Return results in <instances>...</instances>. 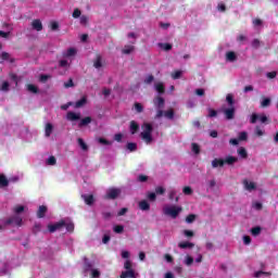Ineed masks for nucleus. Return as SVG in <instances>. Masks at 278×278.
I'll list each match as a JSON object with an SVG mask.
<instances>
[{
	"mask_svg": "<svg viewBox=\"0 0 278 278\" xmlns=\"http://www.w3.org/2000/svg\"><path fill=\"white\" fill-rule=\"evenodd\" d=\"M214 188H216V180L215 179L207 180L206 192H213Z\"/></svg>",
	"mask_w": 278,
	"mask_h": 278,
	"instance_id": "obj_24",
	"label": "nucleus"
},
{
	"mask_svg": "<svg viewBox=\"0 0 278 278\" xmlns=\"http://www.w3.org/2000/svg\"><path fill=\"white\" fill-rule=\"evenodd\" d=\"M154 103V108H156L157 113H156V118H162V116H164V111H162V109L164 108V98L162 97H157L154 99L153 101Z\"/></svg>",
	"mask_w": 278,
	"mask_h": 278,
	"instance_id": "obj_7",
	"label": "nucleus"
},
{
	"mask_svg": "<svg viewBox=\"0 0 278 278\" xmlns=\"http://www.w3.org/2000/svg\"><path fill=\"white\" fill-rule=\"evenodd\" d=\"M181 212H184V207L177 204H165L163 206V214L168 216V218L175 219L179 214H181Z\"/></svg>",
	"mask_w": 278,
	"mask_h": 278,
	"instance_id": "obj_3",
	"label": "nucleus"
},
{
	"mask_svg": "<svg viewBox=\"0 0 278 278\" xmlns=\"http://www.w3.org/2000/svg\"><path fill=\"white\" fill-rule=\"evenodd\" d=\"M262 275H267L268 276V275H270V273H264L262 270L254 273L255 278H260V277H262Z\"/></svg>",
	"mask_w": 278,
	"mask_h": 278,
	"instance_id": "obj_63",
	"label": "nucleus"
},
{
	"mask_svg": "<svg viewBox=\"0 0 278 278\" xmlns=\"http://www.w3.org/2000/svg\"><path fill=\"white\" fill-rule=\"evenodd\" d=\"M0 58L2 60L1 62H14V59H11L10 53L8 52H2Z\"/></svg>",
	"mask_w": 278,
	"mask_h": 278,
	"instance_id": "obj_31",
	"label": "nucleus"
},
{
	"mask_svg": "<svg viewBox=\"0 0 278 278\" xmlns=\"http://www.w3.org/2000/svg\"><path fill=\"white\" fill-rule=\"evenodd\" d=\"M0 91L1 92H10V83L8 80H3L0 84Z\"/></svg>",
	"mask_w": 278,
	"mask_h": 278,
	"instance_id": "obj_27",
	"label": "nucleus"
},
{
	"mask_svg": "<svg viewBox=\"0 0 278 278\" xmlns=\"http://www.w3.org/2000/svg\"><path fill=\"white\" fill-rule=\"evenodd\" d=\"M159 48L163 51H170L173 49V46L170 43H159Z\"/></svg>",
	"mask_w": 278,
	"mask_h": 278,
	"instance_id": "obj_41",
	"label": "nucleus"
},
{
	"mask_svg": "<svg viewBox=\"0 0 278 278\" xmlns=\"http://www.w3.org/2000/svg\"><path fill=\"white\" fill-rule=\"evenodd\" d=\"M193 263H194V258L190 255H187L184 260V264L186 266H192Z\"/></svg>",
	"mask_w": 278,
	"mask_h": 278,
	"instance_id": "obj_40",
	"label": "nucleus"
},
{
	"mask_svg": "<svg viewBox=\"0 0 278 278\" xmlns=\"http://www.w3.org/2000/svg\"><path fill=\"white\" fill-rule=\"evenodd\" d=\"M77 142H78V146L80 147L81 151H88V144H86L84 142V139L78 138Z\"/></svg>",
	"mask_w": 278,
	"mask_h": 278,
	"instance_id": "obj_45",
	"label": "nucleus"
},
{
	"mask_svg": "<svg viewBox=\"0 0 278 278\" xmlns=\"http://www.w3.org/2000/svg\"><path fill=\"white\" fill-rule=\"evenodd\" d=\"M46 164H47V166H55V164H56L55 156H49L46 160Z\"/></svg>",
	"mask_w": 278,
	"mask_h": 278,
	"instance_id": "obj_44",
	"label": "nucleus"
},
{
	"mask_svg": "<svg viewBox=\"0 0 278 278\" xmlns=\"http://www.w3.org/2000/svg\"><path fill=\"white\" fill-rule=\"evenodd\" d=\"M222 112L224 116L227 118V121H233L236 116V106H229V108L223 106Z\"/></svg>",
	"mask_w": 278,
	"mask_h": 278,
	"instance_id": "obj_8",
	"label": "nucleus"
},
{
	"mask_svg": "<svg viewBox=\"0 0 278 278\" xmlns=\"http://www.w3.org/2000/svg\"><path fill=\"white\" fill-rule=\"evenodd\" d=\"M247 138H249L247 131H242L239 134V140H247Z\"/></svg>",
	"mask_w": 278,
	"mask_h": 278,
	"instance_id": "obj_60",
	"label": "nucleus"
},
{
	"mask_svg": "<svg viewBox=\"0 0 278 278\" xmlns=\"http://www.w3.org/2000/svg\"><path fill=\"white\" fill-rule=\"evenodd\" d=\"M179 249H193L194 243L188 241H181L178 243Z\"/></svg>",
	"mask_w": 278,
	"mask_h": 278,
	"instance_id": "obj_25",
	"label": "nucleus"
},
{
	"mask_svg": "<svg viewBox=\"0 0 278 278\" xmlns=\"http://www.w3.org/2000/svg\"><path fill=\"white\" fill-rule=\"evenodd\" d=\"M83 199L87 205H92L94 203V197L92 194H84Z\"/></svg>",
	"mask_w": 278,
	"mask_h": 278,
	"instance_id": "obj_26",
	"label": "nucleus"
},
{
	"mask_svg": "<svg viewBox=\"0 0 278 278\" xmlns=\"http://www.w3.org/2000/svg\"><path fill=\"white\" fill-rule=\"evenodd\" d=\"M114 233H123L125 231V227L123 225L113 226Z\"/></svg>",
	"mask_w": 278,
	"mask_h": 278,
	"instance_id": "obj_39",
	"label": "nucleus"
},
{
	"mask_svg": "<svg viewBox=\"0 0 278 278\" xmlns=\"http://www.w3.org/2000/svg\"><path fill=\"white\" fill-rule=\"evenodd\" d=\"M195 219H197V215L191 214V215L187 216L186 223H188V225H190V224H192V222L195 220Z\"/></svg>",
	"mask_w": 278,
	"mask_h": 278,
	"instance_id": "obj_52",
	"label": "nucleus"
},
{
	"mask_svg": "<svg viewBox=\"0 0 278 278\" xmlns=\"http://www.w3.org/2000/svg\"><path fill=\"white\" fill-rule=\"evenodd\" d=\"M81 118V113H75L73 111L67 112L66 119L71 123H75V121H79Z\"/></svg>",
	"mask_w": 278,
	"mask_h": 278,
	"instance_id": "obj_11",
	"label": "nucleus"
},
{
	"mask_svg": "<svg viewBox=\"0 0 278 278\" xmlns=\"http://www.w3.org/2000/svg\"><path fill=\"white\" fill-rule=\"evenodd\" d=\"M94 68H101L103 66V59L101 56H98L93 63Z\"/></svg>",
	"mask_w": 278,
	"mask_h": 278,
	"instance_id": "obj_43",
	"label": "nucleus"
},
{
	"mask_svg": "<svg viewBox=\"0 0 278 278\" xmlns=\"http://www.w3.org/2000/svg\"><path fill=\"white\" fill-rule=\"evenodd\" d=\"M81 16V11L79 9H75L73 12V18H79Z\"/></svg>",
	"mask_w": 278,
	"mask_h": 278,
	"instance_id": "obj_56",
	"label": "nucleus"
},
{
	"mask_svg": "<svg viewBox=\"0 0 278 278\" xmlns=\"http://www.w3.org/2000/svg\"><path fill=\"white\" fill-rule=\"evenodd\" d=\"M87 102H88V100L86 99V97H83L80 100H78L73 105H74V108H84V105H86Z\"/></svg>",
	"mask_w": 278,
	"mask_h": 278,
	"instance_id": "obj_34",
	"label": "nucleus"
},
{
	"mask_svg": "<svg viewBox=\"0 0 278 278\" xmlns=\"http://www.w3.org/2000/svg\"><path fill=\"white\" fill-rule=\"evenodd\" d=\"M23 212H27V206L17 204L13 207L14 215L11 216L9 219L0 220V231L7 225H12V227H22L23 226V217L21 215Z\"/></svg>",
	"mask_w": 278,
	"mask_h": 278,
	"instance_id": "obj_1",
	"label": "nucleus"
},
{
	"mask_svg": "<svg viewBox=\"0 0 278 278\" xmlns=\"http://www.w3.org/2000/svg\"><path fill=\"white\" fill-rule=\"evenodd\" d=\"M31 27L35 31H42V22L40 20H34L31 22Z\"/></svg>",
	"mask_w": 278,
	"mask_h": 278,
	"instance_id": "obj_18",
	"label": "nucleus"
},
{
	"mask_svg": "<svg viewBox=\"0 0 278 278\" xmlns=\"http://www.w3.org/2000/svg\"><path fill=\"white\" fill-rule=\"evenodd\" d=\"M149 177L144 175H139L137 180L140 181L141 184H144V181H148Z\"/></svg>",
	"mask_w": 278,
	"mask_h": 278,
	"instance_id": "obj_55",
	"label": "nucleus"
},
{
	"mask_svg": "<svg viewBox=\"0 0 278 278\" xmlns=\"http://www.w3.org/2000/svg\"><path fill=\"white\" fill-rule=\"evenodd\" d=\"M50 27L52 31H58V29H60V24H58V22H51Z\"/></svg>",
	"mask_w": 278,
	"mask_h": 278,
	"instance_id": "obj_53",
	"label": "nucleus"
},
{
	"mask_svg": "<svg viewBox=\"0 0 278 278\" xmlns=\"http://www.w3.org/2000/svg\"><path fill=\"white\" fill-rule=\"evenodd\" d=\"M124 268L125 271H122L121 278H136V270H134L130 260L125 261Z\"/></svg>",
	"mask_w": 278,
	"mask_h": 278,
	"instance_id": "obj_6",
	"label": "nucleus"
},
{
	"mask_svg": "<svg viewBox=\"0 0 278 278\" xmlns=\"http://www.w3.org/2000/svg\"><path fill=\"white\" fill-rule=\"evenodd\" d=\"M181 75H184V71L177 70V71H174V72L172 73V78H173V79H180V78H181Z\"/></svg>",
	"mask_w": 278,
	"mask_h": 278,
	"instance_id": "obj_38",
	"label": "nucleus"
},
{
	"mask_svg": "<svg viewBox=\"0 0 278 278\" xmlns=\"http://www.w3.org/2000/svg\"><path fill=\"white\" fill-rule=\"evenodd\" d=\"M182 192L184 194H187L188 197H190V194H192V188L184 187Z\"/></svg>",
	"mask_w": 278,
	"mask_h": 278,
	"instance_id": "obj_54",
	"label": "nucleus"
},
{
	"mask_svg": "<svg viewBox=\"0 0 278 278\" xmlns=\"http://www.w3.org/2000/svg\"><path fill=\"white\" fill-rule=\"evenodd\" d=\"M91 123H92L91 117H85L79 122L78 127H86V125H90Z\"/></svg>",
	"mask_w": 278,
	"mask_h": 278,
	"instance_id": "obj_33",
	"label": "nucleus"
},
{
	"mask_svg": "<svg viewBox=\"0 0 278 278\" xmlns=\"http://www.w3.org/2000/svg\"><path fill=\"white\" fill-rule=\"evenodd\" d=\"M154 88L156 92H159V94H164V90H165L164 83H155Z\"/></svg>",
	"mask_w": 278,
	"mask_h": 278,
	"instance_id": "obj_29",
	"label": "nucleus"
},
{
	"mask_svg": "<svg viewBox=\"0 0 278 278\" xmlns=\"http://www.w3.org/2000/svg\"><path fill=\"white\" fill-rule=\"evenodd\" d=\"M251 233L252 236H260V233H262V228L260 226L254 227L251 229Z\"/></svg>",
	"mask_w": 278,
	"mask_h": 278,
	"instance_id": "obj_47",
	"label": "nucleus"
},
{
	"mask_svg": "<svg viewBox=\"0 0 278 278\" xmlns=\"http://www.w3.org/2000/svg\"><path fill=\"white\" fill-rule=\"evenodd\" d=\"M226 62L233 63L238 61V53L233 51H227L225 54Z\"/></svg>",
	"mask_w": 278,
	"mask_h": 278,
	"instance_id": "obj_12",
	"label": "nucleus"
},
{
	"mask_svg": "<svg viewBox=\"0 0 278 278\" xmlns=\"http://www.w3.org/2000/svg\"><path fill=\"white\" fill-rule=\"evenodd\" d=\"M191 151L194 155H199V153H201V147L198 143H192Z\"/></svg>",
	"mask_w": 278,
	"mask_h": 278,
	"instance_id": "obj_37",
	"label": "nucleus"
},
{
	"mask_svg": "<svg viewBox=\"0 0 278 278\" xmlns=\"http://www.w3.org/2000/svg\"><path fill=\"white\" fill-rule=\"evenodd\" d=\"M118 194H121V190L119 189H109L106 191V198L108 199H116V197H118Z\"/></svg>",
	"mask_w": 278,
	"mask_h": 278,
	"instance_id": "obj_16",
	"label": "nucleus"
},
{
	"mask_svg": "<svg viewBox=\"0 0 278 278\" xmlns=\"http://www.w3.org/2000/svg\"><path fill=\"white\" fill-rule=\"evenodd\" d=\"M237 153L243 160H247V157H249V154L247 153V149H244L242 147L237 150Z\"/></svg>",
	"mask_w": 278,
	"mask_h": 278,
	"instance_id": "obj_32",
	"label": "nucleus"
},
{
	"mask_svg": "<svg viewBox=\"0 0 278 278\" xmlns=\"http://www.w3.org/2000/svg\"><path fill=\"white\" fill-rule=\"evenodd\" d=\"M127 149H128V151L134 152L138 149V144L134 143V142H129V143H127Z\"/></svg>",
	"mask_w": 278,
	"mask_h": 278,
	"instance_id": "obj_46",
	"label": "nucleus"
},
{
	"mask_svg": "<svg viewBox=\"0 0 278 278\" xmlns=\"http://www.w3.org/2000/svg\"><path fill=\"white\" fill-rule=\"evenodd\" d=\"M10 186V180L5 175L0 174V188H8Z\"/></svg>",
	"mask_w": 278,
	"mask_h": 278,
	"instance_id": "obj_21",
	"label": "nucleus"
},
{
	"mask_svg": "<svg viewBox=\"0 0 278 278\" xmlns=\"http://www.w3.org/2000/svg\"><path fill=\"white\" fill-rule=\"evenodd\" d=\"M252 25L255 29H262L263 25H264V22H262V20L260 18H254L252 21Z\"/></svg>",
	"mask_w": 278,
	"mask_h": 278,
	"instance_id": "obj_30",
	"label": "nucleus"
},
{
	"mask_svg": "<svg viewBox=\"0 0 278 278\" xmlns=\"http://www.w3.org/2000/svg\"><path fill=\"white\" fill-rule=\"evenodd\" d=\"M226 101H227L229 108H235V106H233V104H235V102H233V94L228 93V94L226 96Z\"/></svg>",
	"mask_w": 278,
	"mask_h": 278,
	"instance_id": "obj_42",
	"label": "nucleus"
},
{
	"mask_svg": "<svg viewBox=\"0 0 278 278\" xmlns=\"http://www.w3.org/2000/svg\"><path fill=\"white\" fill-rule=\"evenodd\" d=\"M163 116H165V118H168V121H173V118L175 117V112L173 111V109L163 112Z\"/></svg>",
	"mask_w": 278,
	"mask_h": 278,
	"instance_id": "obj_36",
	"label": "nucleus"
},
{
	"mask_svg": "<svg viewBox=\"0 0 278 278\" xmlns=\"http://www.w3.org/2000/svg\"><path fill=\"white\" fill-rule=\"evenodd\" d=\"M27 90L28 92H33L36 94V92H38V87H36V85H27Z\"/></svg>",
	"mask_w": 278,
	"mask_h": 278,
	"instance_id": "obj_51",
	"label": "nucleus"
},
{
	"mask_svg": "<svg viewBox=\"0 0 278 278\" xmlns=\"http://www.w3.org/2000/svg\"><path fill=\"white\" fill-rule=\"evenodd\" d=\"M53 134V124L47 123L45 126V136L46 138H50Z\"/></svg>",
	"mask_w": 278,
	"mask_h": 278,
	"instance_id": "obj_19",
	"label": "nucleus"
},
{
	"mask_svg": "<svg viewBox=\"0 0 278 278\" xmlns=\"http://www.w3.org/2000/svg\"><path fill=\"white\" fill-rule=\"evenodd\" d=\"M42 229V225L40 223H36L33 227L34 233H38Z\"/></svg>",
	"mask_w": 278,
	"mask_h": 278,
	"instance_id": "obj_50",
	"label": "nucleus"
},
{
	"mask_svg": "<svg viewBox=\"0 0 278 278\" xmlns=\"http://www.w3.org/2000/svg\"><path fill=\"white\" fill-rule=\"evenodd\" d=\"M84 270L85 273H89V276L91 278L101 277V270L94 267V261H89L88 258H85Z\"/></svg>",
	"mask_w": 278,
	"mask_h": 278,
	"instance_id": "obj_5",
	"label": "nucleus"
},
{
	"mask_svg": "<svg viewBox=\"0 0 278 278\" xmlns=\"http://www.w3.org/2000/svg\"><path fill=\"white\" fill-rule=\"evenodd\" d=\"M155 192L156 194H164L166 192V189H164V187H156Z\"/></svg>",
	"mask_w": 278,
	"mask_h": 278,
	"instance_id": "obj_57",
	"label": "nucleus"
},
{
	"mask_svg": "<svg viewBox=\"0 0 278 278\" xmlns=\"http://www.w3.org/2000/svg\"><path fill=\"white\" fill-rule=\"evenodd\" d=\"M64 227V222L62 219L60 222H56L55 224H49L48 230L50 233H55V231H59V229H62Z\"/></svg>",
	"mask_w": 278,
	"mask_h": 278,
	"instance_id": "obj_10",
	"label": "nucleus"
},
{
	"mask_svg": "<svg viewBox=\"0 0 278 278\" xmlns=\"http://www.w3.org/2000/svg\"><path fill=\"white\" fill-rule=\"evenodd\" d=\"M136 51V47H134V45H126L124 46V48L122 49V53L124 55H131V53Z\"/></svg>",
	"mask_w": 278,
	"mask_h": 278,
	"instance_id": "obj_17",
	"label": "nucleus"
},
{
	"mask_svg": "<svg viewBox=\"0 0 278 278\" xmlns=\"http://www.w3.org/2000/svg\"><path fill=\"white\" fill-rule=\"evenodd\" d=\"M135 110H136V112L140 113V112H142L144 109L142 108V104L136 102V103H135Z\"/></svg>",
	"mask_w": 278,
	"mask_h": 278,
	"instance_id": "obj_58",
	"label": "nucleus"
},
{
	"mask_svg": "<svg viewBox=\"0 0 278 278\" xmlns=\"http://www.w3.org/2000/svg\"><path fill=\"white\" fill-rule=\"evenodd\" d=\"M176 194H177V190H175L174 188H170L168 192L169 200L173 201Z\"/></svg>",
	"mask_w": 278,
	"mask_h": 278,
	"instance_id": "obj_49",
	"label": "nucleus"
},
{
	"mask_svg": "<svg viewBox=\"0 0 278 278\" xmlns=\"http://www.w3.org/2000/svg\"><path fill=\"white\" fill-rule=\"evenodd\" d=\"M270 105V98H264L261 102L262 108H268Z\"/></svg>",
	"mask_w": 278,
	"mask_h": 278,
	"instance_id": "obj_48",
	"label": "nucleus"
},
{
	"mask_svg": "<svg viewBox=\"0 0 278 278\" xmlns=\"http://www.w3.org/2000/svg\"><path fill=\"white\" fill-rule=\"evenodd\" d=\"M211 164L213 168H218V166H225V161L223 159H214Z\"/></svg>",
	"mask_w": 278,
	"mask_h": 278,
	"instance_id": "obj_23",
	"label": "nucleus"
},
{
	"mask_svg": "<svg viewBox=\"0 0 278 278\" xmlns=\"http://www.w3.org/2000/svg\"><path fill=\"white\" fill-rule=\"evenodd\" d=\"M75 55H77V49L68 48L63 52V60L60 61V66H62V68H68L73 60H75Z\"/></svg>",
	"mask_w": 278,
	"mask_h": 278,
	"instance_id": "obj_4",
	"label": "nucleus"
},
{
	"mask_svg": "<svg viewBox=\"0 0 278 278\" xmlns=\"http://www.w3.org/2000/svg\"><path fill=\"white\" fill-rule=\"evenodd\" d=\"M257 121L262 122V123H266V121H268V117L266 116V114H257V113H253L251 115L250 118V123H252V125H255V123H257Z\"/></svg>",
	"mask_w": 278,
	"mask_h": 278,
	"instance_id": "obj_9",
	"label": "nucleus"
},
{
	"mask_svg": "<svg viewBox=\"0 0 278 278\" xmlns=\"http://www.w3.org/2000/svg\"><path fill=\"white\" fill-rule=\"evenodd\" d=\"M255 134L258 137L264 136V131L262 130V128L260 126L255 127Z\"/></svg>",
	"mask_w": 278,
	"mask_h": 278,
	"instance_id": "obj_62",
	"label": "nucleus"
},
{
	"mask_svg": "<svg viewBox=\"0 0 278 278\" xmlns=\"http://www.w3.org/2000/svg\"><path fill=\"white\" fill-rule=\"evenodd\" d=\"M63 227H65L66 231L73 232L75 229V224L70 218L62 219Z\"/></svg>",
	"mask_w": 278,
	"mask_h": 278,
	"instance_id": "obj_14",
	"label": "nucleus"
},
{
	"mask_svg": "<svg viewBox=\"0 0 278 278\" xmlns=\"http://www.w3.org/2000/svg\"><path fill=\"white\" fill-rule=\"evenodd\" d=\"M139 205V210H141V212H149L151 210V204H149V201L147 200H142L138 203Z\"/></svg>",
	"mask_w": 278,
	"mask_h": 278,
	"instance_id": "obj_15",
	"label": "nucleus"
},
{
	"mask_svg": "<svg viewBox=\"0 0 278 278\" xmlns=\"http://www.w3.org/2000/svg\"><path fill=\"white\" fill-rule=\"evenodd\" d=\"M140 138L146 144H151V142H153V125L143 123L141 126Z\"/></svg>",
	"mask_w": 278,
	"mask_h": 278,
	"instance_id": "obj_2",
	"label": "nucleus"
},
{
	"mask_svg": "<svg viewBox=\"0 0 278 278\" xmlns=\"http://www.w3.org/2000/svg\"><path fill=\"white\" fill-rule=\"evenodd\" d=\"M3 27H7L8 31L0 30V38H10V34L12 33V27L9 24H4Z\"/></svg>",
	"mask_w": 278,
	"mask_h": 278,
	"instance_id": "obj_22",
	"label": "nucleus"
},
{
	"mask_svg": "<svg viewBox=\"0 0 278 278\" xmlns=\"http://www.w3.org/2000/svg\"><path fill=\"white\" fill-rule=\"evenodd\" d=\"M45 214H47V206H45V205L39 206V208L37 211V217L45 218Z\"/></svg>",
	"mask_w": 278,
	"mask_h": 278,
	"instance_id": "obj_28",
	"label": "nucleus"
},
{
	"mask_svg": "<svg viewBox=\"0 0 278 278\" xmlns=\"http://www.w3.org/2000/svg\"><path fill=\"white\" fill-rule=\"evenodd\" d=\"M153 79H154L153 75H148L144 78V84H152Z\"/></svg>",
	"mask_w": 278,
	"mask_h": 278,
	"instance_id": "obj_61",
	"label": "nucleus"
},
{
	"mask_svg": "<svg viewBox=\"0 0 278 278\" xmlns=\"http://www.w3.org/2000/svg\"><path fill=\"white\" fill-rule=\"evenodd\" d=\"M244 189L248 190V192H253V190H256L257 185L251 180H243Z\"/></svg>",
	"mask_w": 278,
	"mask_h": 278,
	"instance_id": "obj_13",
	"label": "nucleus"
},
{
	"mask_svg": "<svg viewBox=\"0 0 278 278\" xmlns=\"http://www.w3.org/2000/svg\"><path fill=\"white\" fill-rule=\"evenodd\" d=\"M237 41H239V42H247V36H244V35H239V36L237 37Z\"/></svg>",
	"mask_w": 278,
	"mask_h": 278,
	"instance_id": "obj_64",
	"label": "nucleus"
},
{
	"mask_svg": "<svg viewBox=\"0 0 278 278\" xmlns=\"http://www.w3.org/2000/svg\"><path fill=\"white\" fill-rule=\"evenodd\" d=\"M236 162H238V156L228 155L224 159V164H228V166H232Z\"/></svg>",
	"mask_w": 278,
	"mask_h": 278,
	"instance_id": "obj_20",
	"label": "nucleus"
},
{
	"mask_svg": "<svg viewBox=\"0 0 278 278\" xmlns=\"http://www.w3.org/2000/svg\"><path fill=\"white\" fill-rule=\"evenodd\" d=\"M252 207L254 210L260 211V210H262V203L261 202H253Z\"/></svg>",
	"mask_w": 278,
	"mask_h": 278,
	"instance_id": "obj_59",
	"label": "nucleus"
},
{
	"mask_svg": "<svg viewBox=\"0 0 278 278\" xmlns=\"http://www.w3.org/2000/svg\"><path fill=\"white\" fill-rule=\"evenodd\" d=\"M140 129V126L135 121L130 122V132L136 134Z\"/></svg>",
	"mask_w": 278,
	"mask_h": 278,
	"instance_id": "obj_35",
	"label": "nucleus"
}]
</instances>
